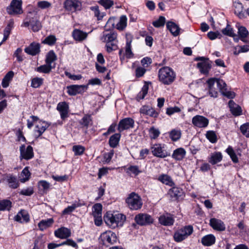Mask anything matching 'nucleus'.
I'll return each instance as SVG.
<instances>
[{
    "label": "nucleus",
    "instance_id": "1",
    "mask_svg": "<svg viewBox=\"0 0 249 249\" xmlns=\"http://www.w3.org/2000/svg\"><path fill=\"white\" fill-rule=\"evenodd\" d=\"M104 221L107 226L112 229L122 226L125 220V216L122 213H112L107 212L104 217Z\"/></svg>",
    "mask_w": 249,
    "mask_h": 249
},
{
    "label": "nucleus",
    "instance_id": "2",
    "mask_svg": "<svg viewBox=\"0 0 249 249\" xmlns=\"http://www.w3.org/2000/svg\"><path fill=\"white\" fill-rule=\"evenodd\" d=\"M158 76L160 82L165 85H169L174 81L176 74L168 67H163L159 71Z\"/></svg>",
    "mask_w": 249,
    "mask_h": 249
},
{
    "label": "nucleus",
    "instance_id": "3",
    "mask_svg": "<svg viewBox=\"0 0 249 249\" xmlns=\"http://www.w3.org/2000/svg\"><path fill=\"white\" fill-rule=\"evenodd\" d=\"M127 206L131 210L140 209L142 205L141 197L135 192L129 194L125 199Z\"/></svg>",
    "mask_w": 249,
    "mask_h": 249
},
{
    "label": "nucleus",
    "instance_id": "4",
    "mask_svg": "<svg viewBox=\"0 0 249 249\" xmlns=\"http://www.w3.org/2000/svg\"><path fill=\"white\" fill-rule=\"evenodd\" d=\"M99 239L101 244L107 247L112 245L117 241L116 234L110 231L102 233Z\"/></svg>",
    "mask_w": 249,
    "mask_h": 249
},
{
    "label": "nucleus",
    "instance_id": "5",
    "mask_svg": "<svg viewBox=\"0 0 249 249\" xmlns=\"http://www.w3.org/2000/svg\"><path fill=\"white\" fill-rule=\"evenodd\" d=\"M193 231V227L191 225L186 226L176 231L174 235V240L181 242L190 235Z\"/></svg>",
    "mask_w": 249,
    "mask_h": 249
},
{
    "label": "nucleus",
    "instance_id": "6",
    "mask_svg": "<svg viewBox=\"0 0 249 249\" xmlns=\"http://www.w3.org/2000/svg\"><path fill=\"white\" fill-rule=\"evenodd\" d=\"M151 153L157 157L164 158L169 156L170 154L166 150L165 145L161 143H155L151 146Z\"/></svg>",
    "mask_w": 249,
    "mask_h": 249
},
{
    "label": "nucleus",
    "instance_id": "7",
    "mask_svg": "<svg viewBox=\"0 0 249 249\" xmlns=\"http://www.w3.org/2000/svg\"><path fill=\"white\" fill-rule=\"evenodd\" d=\"M228 231L231 234L234 236H242L247 234L249 229L244 222L242 220L236 225V227L231 228V229L228 227Z\"/></svg>",
    "mask_w": 249,
    "mask_h": 249
},
{
    "label": "nucleus",
    "instance_id": "8",
    "mask_svg": "<svg viewBox=\"0 0 249 249\" xmlns=\"http://www.w3.org/2000/svg\"><path fill=\"white\" fill-rule=\"evenodd\" d=\"M21 5V0H12L6 11L9 15L20 14L22 13Z\"/></svg>",
    "mask_w": 249,
    "mask_h": 249
},
{
    "label": "nucleus",
    "instance_id": "9",
    "mask_svg": "<svg viewBox=\"0 0 249 249\" xmlns=\"http://www.w3.org/2000/svg\"><path fill=\"white\" fill-rule=\"evenodd\" d=\"M135 222L139 225L145 226L153 223L152 217L146 213H139L135 217Z\"/></svg>",
    "mask_w": 249,
    "mask_h": 249
},
{
    "label": "nucleus",
    "instance_id": "10",
    "mask_svg": "<svg viewBox=\"0 0 249 249\" xmlns=\"http://www.w3.org/2000/svg\"><path fill=\"white\" fill-rule=\"evenodd\" d=\"M193 125L199 128H205L207 127L209 124V120L201 115H196L193 117L192 121Z\"/></svg>",
    "mask_w": 249,
    "mask_h": 249
},
{
    "label": "nucleus",
    "instance_id": "11",
    "mask_svg": "<svg viewBox=\"0 0 249 249\" xmlns=\"http://www.w3.org/2000/svg\"><path fill=\"white\" fill-rule=\"evenodd\" d=\"M20 159H24L29 160L34 157V152L33 147L31 145H28L26 148L25 145H22L19 148Z\"/></svg>",
    "mask_w": 249,
    "mask_h": 249
},
{
    "label": "nucleus",
    "instance_id": "12",
    "mask_svg": "<svg viewBox=\"0 0 249 249\" xmlns=\"http://www.w3.org/2000/svg\"><path fill=\"white\" fill-rule=\"evenodd\" d=\"M56 109L59 111L62 120H65L69 117V106L66 102H59L57 105Z\"/></svg>",
    "mask_w": 249,
    "mask_h": 249
},
{
    "label": "nucleus",
    "instance_id": "13",
    "mask_svg": "<svg viewBox=\"0 0 249 249\" xmlns=\"http://www.w3.org/2000/svg\"><path fill=\"white\" fill-rule=\"evenodd\" d=\"M134 121L131 118H125L120 121L118 130L122 132L124 130L128 129L134 127Z\"/></svg>",
    "mask_w": 249,
    "mask_h": 249
},
{
    "label": "nucleus",
    "instance_id": "14",
    "mask_svg": "<svg viewBox=\"0 0 249 249\" xmlns=\"http://www.w3.org/2000/svg\"><path fill=\"white\" fill-rule=\"evenodd\" d=\"M196 60H203L202 62H199L197 64V67L199 69L201 73H207L211 68V65L208 59L204 57H198L196 58Z\"/></svg>",
    "mask_w": 249,
    "mask_h": 249
},
{
    "label": "nucleus",
    "instance_id": "15",
    "mask_svg": "<svg viewBox=\"0 0 249 249\" xmlns=\"http://www.w3.org/2000/svg\"><path fill=\"white\" fill-rule=\"evenodd\" d=\"M210 225L213 230L217 231H222L226 229L224 223L220 219L212 218L210 220Z\"/></svg>",
    "mask_w": 249,
    "mask_h": 249
},
{
    "label": "nucleus",
    "instance_id": "16",
    "mask_svg": "<svg viewBox=\"0 0 249 249\" xmlns=\"http://www.w3.org/2000/svg\"><path fill=\"white\" fill-rule=\"evenodd\" d=\"M159 223L163 226H170L174 224L175 220L171 214L166 213L159 217Z\"/></svg>",
    "mask_w": 249,
    "mask_h": 249
},
{
    "label": "nucleus",
    "instance_id": "17",
    "mask_svg": "<svg viewBox=\"0 0 249 249\" xmlns=\"http://www.w3.org/2000/svg\"><path fill=\"white\" fill-rule=\"evenodd\" d=\"M81 3L78 0H67L65 2V7L66 10L72 12L80 10Z\"/></svg>",
    "mask_w": 249,
    "mask_h": 249
},
{
    "label": "nucleus",
    "instance_id": "18",
    "mask_svg": "<svg viewBox=\"0 0 249 249\" xmlns=\"http://www.w3.org/2000/svg\"><path fill=\"white\" fill-rule=\"evenodd\" d=\"M40 44L35 42L31 43L29 46L26 47L24 51L27 54L35 56L40 53Z\"/></svg>",
    "mask_w": 249,
    "mask_h": 249
},
{
    "label": "nucleus",
    "instance_id": "19",
    "mask_svg": "<svg viewBox=\"0 0 249 249\" xmlns=\"http://www.w3.org/2000/svg\"><path fill=\"white\" fill-rule=\"evenodd\" d=\"M85 86L73 85L68 86L67 93L71 96H74L77 94H81L84 92Z\"/></svg>",
    "mask_w": 249,
    "mask_h": 249
},
{
    "label": "nucleus",
    "instance_id": "20",
    "mask_svg": "<svg viewBox=\"0 0 249 249\" xmlns=\"http://www.w3.org/2000/svg\"><path fill=\"white\" fill-rule=\"evenodd\" d=\"M140 112L141 114L148 115L153 118H157L159 116V113L152 107L149 106H143L140 108Z\"/></svg>",
    "mask_w": 249,
    "mask_h": 249
},
{
    "label": "nucleus",
    "instance_id": "21",
    "mask_svg": "<svg viewBox=\"0 0 249 249\" xmlns=\"http://www.w3.org/2000/svg\"><path fill=\"white\" fill-rule=\"evenodd\" d=\"M49 125L50 124L45 121H40L39 124L36 126L34 131L35 137L38 138L41 136Z\"/></svg>",
    "mask_w": 249,
    "mask_h": 249
},
{
    "label": "nucleus",
    "instance_id": "22",
    "mask_svg": "<svg viewBox=\"0 0 249 249\" xmlns=\"http://www.w3.org/2000/svg\"><path fill=\"white\" fill-rule=\"evenodd\" d=\"M209 88V95L213 98H216L218 95V88L214 84V78H210L207 81Z\"/></svg>",
    "mask_w": 249,
    "mask_h": 249
},
{
    "label": "nucleus",
    "instance_id": "23",
    "mask_svg": "<svg viewBox=\"0 0 249 249\" xmlns=\"http://www.w3.org/2000/svg\"><path fill=\"white\" fill-rule=\"evenodd\" d=\"M168 195L172 200L175 201L178 200L182 196L183 191L179 188L174 187L169 190Z\"/></svg>",
    "mask_w": 249,
    "mask_h": 249
},
{
    "label": "nucleus",
    "instance_id": "24",
    "mask_svg": "<svg viewBox=\"0 0 249 249\" xmlns=\"http://www.w3.org/2000/svg\"><path fill=\"white\" fill-rule=\"evenodd\" d=\"M54 235L56 237L61 239H66L71 235V231L65 227L59 228L54 231Z\"/></svg>",
    "mask_w": 249,
    "mask_h": 249
},
{
    "label": "nucleus",
    "instance_id": "25",
    "mask_svg": "<svg viewBox=\"0 0 249 249\" xmlns=\"http://www.w3.org/2000/svg\"><path fill=\"white\" fill-rule=\"evenodd\" d=\"M229 107L230 108V111L234 116H239L242 113L241 107L232 100H230L229 102Z\"/></svg>",
    "mask_w": 249,
    "mask_h": 249
},
{
    "label": "nucleus",
    "instance_id": "26",
    "mask_svg": "<svg viewBox=\"0 0 249 249\" xmlns=\"http://www.w3.org/2000/svg\"><path fill=\"white\" fill-rule=\"evenodd\" d=\"M15 220L20 223L27 222L29 221V216L24 210H21L15 217Z\"/></svg>",
    "mask_w": 249,
    "mask_h": 249
},
{
    "label": "nucleus",
    "instance_id": "27",
    "mask_svg": "<svg viewBox=\"0 0 249 249\" xmlns=\"http://www.w3.org/2000/svg\"><path fill=\"white\" fill-rule=\"evenodd\" d=\"M5 180L9 184V186L11 188L16 189L19 186L18 180L15 176L8 175L5 177Z\"/></svg>",
    "mask_w": 249,
    "mask_h": 249
},
{
    "label": "nucleus",
    "instance_id": "28",
    "mask_svg": "<svg viewBox=\"0 0 249 249\" xmlns=\"http://www.w3.org/2000/svg\"><path fill=\"white\" fill-rule=\"evenodd\" d=\"M117 38V34L114 32L103 33L101 40L107 43L113 42Z\"/></svg>",
    "mask_w": 249,
    "mask_h": 249
},
{
    "label": "nucleus",
    "instance_id": "29",
    "mask_svg": "<svg viewBox=\"0 0 249 249\" xmlns=\"http://www.w3.org/2000/svg\"><path fill=\"white\" fill-rule=\"evenodd\" d=\"M215 242V237L212 234L206 235L201 238V243L205 246H211Z\"/></svg>",
    "mask_w": 249,
    "mask_h": 249
},
{
    "label": "nucleus",
    "instance_id": "30",
    "mask_svg": "<svg viewBox=\"0 0 249 249\" xmlns=\"http://www.w3.org/2000/svg\"><path fill=\"white\" fill-rule=\"evenodd\" d=\"M166 27L173 36H177L179 34L180 28L174 22L172 21L167 22Z\"/></svg>",
    "mask_w": 249,
    "mask_h": 249
},
{
    "label": "nucleus",
    "instance_id": "31",
    "mask_svg": "<svg viewBox=\"0 0 249 249\" xmlns=\"http://www.w3.org/2000/svg\"><path fill=\"white\" fill-rule=\"evenodd\" d=\"M88 34L78 29H75L72 32V36L73 38L78 41H82L85 39L87 37Z\"/></svg>",
    "mask_w": 249,
    "mask_h": 249
},
{
    "label": "nucleus",
    "instance_id": "32",
    "mask_svg": "<svg viewBox=\"0 0 249 249\" xmlns=\"http://www.w3.org/2000/svg\"><path fill=\"white\" fill-rule=\"evenodd\" d=\"M186 151L183 148H178L175 150L172 154V158L177 160H181L185 157Z\"/></svg>",
    "mask_w": 249,
    "mask_h": 249
},
{
    "label": "nucleus",
    "instance_id": "33",
    "mask_svg": "<svg viewBox=\"0 0 249 249\" xmlns=\"http://www.w3.org/2000/svg\"><path fill=\"white\" fill-rule=\"evenodd\" d=\"M223 156L219 152H215L212 153L209 159V162L213 165H214L222 160Z\"/></svg>",
    "mask_w": 249,
    "mask_h": 249
},
{
    "label": "nucleus",
    "instance_id": "34",
    "mask_svg": "<svg viewBox=\"0 0 249 249\" xmlns=\"http://www.w3.org/2000/svg\"><path fill=\"white\" fill-rule=\"evenodd\" d=\"M121 138V134L119 133H115L112 135L109 140V144L112 148H115L119 144L120 139Z\"/></svg>",
    "mask_w": 249,
    "mask_h": 249
},
{
    "label": "nucleus",
    "instance_id": "35",
    "mask_svg": "<svg viewBox=\"0 0 249 249\" xmlns=\"http://www.w3.org/2000/svg\"><path fill=\"white\" fill-rule=\"evenodd\" d=\"M158 180L163 184L170 186H173L174 183L172 179V178L167 175L162 174L159 176Z\"/></svg>",
    "mask_w": 249,
    "mask_h": 249
},
{
    "label": "nucleus",
    "instance_id": "36",
    "mask_svg": "<svg viewBox=\"0 0 249 249\" xmlns=\"http://www.w3.org/2000/svg\"><path fill=\"white\" fill-rule=\"evenodd\" d=\"M53 223V218H49L46 220H42L38 224V226L40 231H43L47 228L50 227Z\"/></svg>",
    "mask_w": 249,
    "mask_h": 249
},
{
    "label": "nucleus",
    "instance_id": "37",
    "mask_svg": "<svg viewBox=\"0 0 249 249\" xmlns=\"http://www.w3.org/2000/svg\"><path fill=\"white\" fill-rule=\"evenodd\" d=\"M127 18L125 16H121L119 21L116 24V28L120 31L123 30L126 26Z\"/></svg>",
    "mask_w": 249,
    "mask_h": 249
},
{
    "label": "nucleus",
    "instance_id": "38",
    "mask_svg": "<svg viewBox=\"0 0 249 249\" xmlns=\"http://www.w3.org/2000/svg\"><path fill=\"white\" fill-rule=\"evenodd\" d=\"M12 207V202L8 199L0 200V211H9Z\"/></svg>",
    "mask_w": 249,
    "mask_h": 249
},
{
    "label": "nucleus",
    "instance_id": "39",
    "mask_svg": "<svg viewBox=\"0 0 249 249\" xmlns=\"http://www.w3.org/2000/svg\"><path fill=\"white\" fill-rule=\"evenodd\" d=\"M214 81V84L218 89L221 91V93L223 91L226 90L227 85L225 82L221 79L213 78Z\"/></svg>",
    "mask_w": 249,
    "mask_h": 249
},
{
    "label": "nucleus",
    "instance_id": "40",
    "mask_svg": "<svg viewBox=\"0 0 249 249\" xmlns=\"http://www.w3.org/2000/svg\"><path fill=\"white\" fill-rule=\"evenodd\" d=\"M30 26L34 32L38 31L42 27L40 22L38 20L34 18L30 20Z\"/></svg>",
    "mask_w": 249,
    "mask_h": 249
},
{
    "label": "nucleus",
    "instance_id": "41",
    "mask_svg": "<svg viewBox=\"0 0 249 249\" xmlns=\"http://www.w3.org/2000/svg\"><path fill=\"white\" fill-rule=\"evenodd\" d=\"M54 67L46 63V65H43L37 67L36 70L39 72L49 73Z\"/></svg>",
    "mask_w": 249,
    "mask_h": 249
},
{
    "label": "nucleus",
    "instance_id": "42",
    "mask_svg": "<svg viewBox=\"0 0 249 249\" xmlns=\"http://www.w3.org/2000/svg\"><path fill=\"white\" fill-rule=\"evenodd\" d=\"M90 10L94 12V16L97 18L98 20H102L103 17L105 16L104 13H101L98 6H91L90 8Z\"/></svg>",
    "mask_w": 249,
    "mask_h": 249
},
{
    "label": "nucleus",
    "instance_id": "43",
    "mask_svg": "<svg viewBox=\"0 0 249 249\" xmlns=\"http://www.w3.org/2000/svg\"><path fill=\"white\" fill-rule=\"evenodd\" d=\"M57 59V57L54 52L53 51H50L47 53L46 58V63L47 64L52 65L53 62L55 61Z\"/></svg>",
    "mask_w": 249,
    "mask_h": 249
},
{
    "label": "nucleus",
    "instance_id": "44",
    "mask_svg": "<svg viewBox=\"0 0 249 249\" xmlns=\"http://www.w3.org/2000/svg\"><path fill=\"white\" fill-rule=\"evenodd\" d=\"M238 33L241 40L245 41V38L248 36L249 32L244 26H240L238 28Z\"/></svg>",
    "mask_w": 249,
    "mask_h": 249
},
{
    "label": "nucleus",
    "instance_id": "45",
    "mask_svg": "<svg viewBox=\"0 0 249 249\" xmlns=\"http://www.w3.org/2000/svg\"><path fill=\"white\" fill-rule=\"evenodd\" d=\"M102 205L100 203L94 204L92 207V215L93 217L102 215Z\"/></svg>",
    "mask_w": 249,
    "mask_h": 249
},
{
    "label": "nucleus",
    "instance_id": "46",
    "mask_svg": "<svg viewBox=\"0 0 249 249\" xmlns=\"http://www.w3.org/2000/svg\"><path fill=\"white\" fill-rule=\"evenodd\" d=\"M206 137L212 143H215L217 140L216 135L213 131H208L206 134Z\"/></svg>",
    "mask_w": 249,
    "mask_h": 249
},
{
    "label": "nucleus",
    "instance_id": "47",
    "mask_svg": "<svg viewBox=\"0 0 249 249\" xmlns=\"http://www.w3.org/2000/svg\"><path fill=\"white\" fill-rule=\"evenodd\" d=\"M148 90V87L147 85H144L142 90L139 92L138 94L136 99L137 101H140V100L143 99L145 95L147 94Z\"/></svg>",
    "mask_w": 249,
    "mask_h": 249
},
{
    "label": "nucleus",
    "instance_id": "48",
    "mask_svg": "<svg viewBox=\"0 0 249 249\" xmlns=\"http://www.w3.org/2000/svg\"><path fill=\"white\" fill-rule=\"evenodd\" d=\"M149 134L151 139H156L159 136L160 131L159 129L152 126L149 130Z\"/></svg>",
    "mask_w": 249,
    "mask_h": 249
},
{
    "label": "nucleus",
    "instance_id": "49",
    "mask_svg": "<svg viewBox=\"0 0 249 249\" xmlns=\"http://www.w3.org/2000/svg\"><path fill=\"white\" fill-rule=\"evenodd\" d=\"M43 79L39 77H35L32 79L31 87L34 88H38L43 84Z\"/></svg>",
    "mask_w": 249,
    "mask_h": 249
},
{
    "label": "nucleus",
    "instance_id": "50",
    "mask_svg": "<svg viewBox=\"0 0 249 249\" xmlns=\"http://www.w3.org/2000/svg\"><path fill=\"white\" fill-rule=\"evenodd\" d=\"M222 33L224 35L231 37H235L236 35L233 32V29L229 25H227L226 28L222 29Z\"/></svg>",
    "mask_w": 249,
    "mask_h": 249
},
{
    "label": "nucleus",
    "instance_id": "51",
    "mask_svg": "<svg viewBox=\"0 0 249 249\" xmlns=\"http://www.w3.org/2000/svg\"><path fill=\"white\" fill-rule=\"evenodd\" d=\"M21 176L22 178H20V180L21 182H24L29 179L30 173L27 167H25L22 171L21 173Z\"/></svg>",
    "mask_w": 249,
    "mask_h": 249
},
{
    "label": "nucleus",
    "instance_id": "52",
    "mask_svg": "<svg viewBox=\"0 0 249 249\" xmlns=\"http://www.w3.org/2000/svg\"><path fill=\"white\" fill-rule=\"evenodd\" d=\"M85 150L84 146L80 145H74L72 147V151L74 153L75 156H79L82 155Z\"/></svg>",
    "mask_w": 249,
    "mask_h": 249
},
{
    "label": "nucleus",
    "instance_id": "53",
    "mask_svg": "<svg viewBox=\"0 0 249 249\" xmlns=\"http://www.w3.org/2000/svg\"><path fill=\"white\" fill-rule=\"evenodd\" d=\"M181 137V132L179 130L173 129L170 132V137L173 141H177Z\"/></svg>",
    "mask_w": 249,
    "mask_h": 249
},
{
    "label": "nucleus",
    "instance_id": "54",
    "mask_svg": "<svg viewBox=\"0 0 249 249\" xmlns=\"http://www.w3.org/2000/svg\"><path fill=\"white\" fill-rule=\"evenodd\" d=\"M235 8V14H237L240 18H242L244 17V14L243 13V6L242 3L237 2L234 4Z\"/></svg>",
    "mask_w": 249,
    "mask_h": 249
},
{
    "label": "nucleus",
    "instance_id": "55",
    "mask_svg": "<svg viewBox=\"0 0 249 249\" xmlns=\"http://www.w3.org/2000/svg\"><path fill=\"white\" fill-rule=\"evenodd\" d=\"M226 152L230 155L231 158V159L232 161L234 163H237L238 161V158L237 157L236 155L235 154L233 149L231 146L228 147V148L226 149Z\"/></svg>",
    "mask_w": 249,
    "mask_h": 249
},
{
    "label": "nucleus",
    "instance_id": "56",
    "mask_svg": "<svg viewBox=\"0 0 249 249\" xmlns=\"http://www.w3.org/2000/svg\"><path fill=\"white\" fill-rule=\"evenodd\" d=\"M56 40L55 36L53 35H50L46 37L45 39L42 41V43L43 44H46L49 45H53L54 44Z\"/></svg>",
    "mask_w": 249,
    "mask_h": 249
},
{
    "label": "nucleus",
    "instance_id": "57",
    "mask_svg": "<svg viewBox=\"0 0 249 249\" xmlns=\"http://www.w3.org/2000/svg\"><path fill=\"white\" fill-rule=\"evenodd\" d=\"M165 22V18L163 16H160L158 19L153 22V25L156 27L159 28L164 26Z\"/></svg>",
    "mask_w": 249,
    "mask_h": 249
},
{
    "label": "nucleus",
    "instance_id": "58",
    "mask_svg": "<svg viewBox=\"0 0 249 249\" xmlns=\"http://www.w3.org/2000/svg\"><path fill=\"white\" fill-rule=\"evenodd\" d=\"M91 122V119L90 115H85L80 122L81 124L83 126L88 127L90 123Z\"/></svg>",
    "mask_w": 249,
    "mask_h": 249
},
{
    "label": "nucleus",
    "instance_id": "59",
    "mask_svg": "<svg viewBox=\"0 0 249 249\" xmlns=\"http://www.w3.org/2000/svg\"><path fill=\"white\" fill-rule=\"evenodd\" d=\"M98 2L106 9H109L114 4L113 1L111 0H100Z\"/></svg>",
    "mask_w": 249,
    "mask_h": 249
},
{
    "label": "nucleus",
    "instance_id": "60",
    "mask_svg": "<svg viewBox=\"0 0 249 249\" xmlns=\"http://www.w3.org/2000/svg\"><path fill=\"white\" fill-rule=\"evenodd\" d=\"M79 206H80V205L78 204H73L72 205L69 206L65 208L63 211V213L64 214H69L73 212L77 207Z\"/></svg>",
    "mask_w": 249,
    "mask_h": 249
},
{
    "label": "nucleus",
    "instance_id": "61",
    "mask_svg": "<svg viewBox=\"0 0 249 249\" xmlns=\"http://www.w3.org/2000/svg\"><path fill=\"white\" fill-rule=\"evenodd\" d=\"M240 130L242 134L247 137H249V124H245L240 126Z\"/></svg>",
    "mask_w": 249,
    "mask_h": 249
},
{
    "label": "nucleus",
    "instance_id": "62",
    "mask_svg": "<svg viewBox=\"0 0 249 249\" xmlns=\"http://www.w3.org/2000/svg\"><path fill=\"white\" fill-rule=\"evenodd\" d=\"M127 172H130L134 175L137 176L139 173H141L139 167L136 165H131L127 168Z\"/></svg>",
    "mask_w": 249,
    "mask_h": 249
},
{
    "label": "nucleus",
    "instance_id": "63",
    "mask_svg": "<svg viewBox=\"0 0 249 249\" xmlns=\"http://www.w3.org/2000/svg\"><path fill=\"white\" fill-rule=\"evenodd\" d=\"M180 109L178 107H168L166 109V113L168 115H171L175 113L179 112L180 111Z\"/></svg>",
    "mask_w": 249,
    "mask_h": 249
},
{
    "label": "nucleus",
    "instance_id": "64",
    "mask_svg": "<svg viewBox=\"0 0 249 249\" xmlns=\"http://www.w3.org/2000/svg\"><path fill=\"white\" fill-rule=\"evenodd\" d=\"M115 18H110L107 20L105 27L107 29H111V28H115Z\"/></svg>",
    "mask_w": 249,
    "mask_h": 249
}]
</instances>
